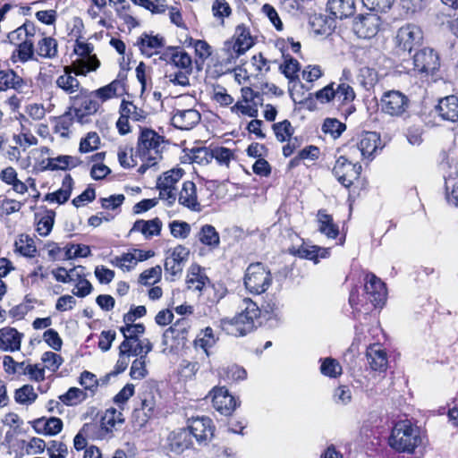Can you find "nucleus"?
I'll return each mask as SVG.
<instances>
[{"label":"nucleus","mask_w":458,"mask_h":458,"mask_svg":"<svg viewBox=\"0 0 458 458\" xmlns=\"http://www.w3.org/2000/svg\"><path fill=\"white\" fill-rule=\"evenodd\" d=\"M100 139L97 132H89L87 136L81 139L79 150L81 153H88L98 148Z\"/></svg>","instance_id":"48"},{"label":"nucleus","mask_w":458,"mask_h":458,"mask_svg":"<svg viewBox=\"0 0 458 458\" xmlns=\"http://www.w3.org/2000/svg\"><path fill=\"white\" fill-rule=\"evenodd\" d=\"M317 221L318 224V231L329 239H335L339 234L338 225L334 223L331 215L327 214L325 209H319L317 214Z\"/></svg>","instance_id":"31"},{"label":"nucleus","mask_w":458,"mask_h":458,"mask_svg":"<svg viewBox=\"0 0 458 458\" xmlns=\"http://www.w3.org/2000/svg\"><path fill=\"white\" fill-rule=\"evenodd\" d=\"M38 394L30 385H25L15 391V401L21 404L32 403L36 401Z\"/></svg>","instance_id":"43"},{"label":"nucleus","mask_w":458,"mask_h":458,"mask_svg":"<svg viewBox=\"0 0 458 458\" xmlns=\"http://www.w3.org/2000/svg\"><path fill=\"white\" fill-rule=\"evenodd\" d=\"M124 421L123 413L114 408L107 409L101 418V427L106 432H112L117 424Z\"/></svg>","instance_id":"35"},{"label":"nucleus","mask_w":458,"mask_h":458,"mask_svg":"<svg viewBox=\"0 0 458 458\" xmlns=\"http://www.w3.org/2000/svg\"><path fill=\"white\" fill-rule=\"evenodd\" d=\"M189 254V250L182 245L174 248L170 256L165 259V271L172 276L181 275Z\"/></svg>","instance_id":"17"},{"label":"nucleus","mask_w":458,"mask_h":458,"mask_svg":"<svg viewBox=\"0 0 458 458\" xmlns=\"http://www.w3.org/2000/svg\"><path fill=\"white\" fill-rule=\"evenodd\" d=\"M303 89L304 88H289V91L295 103L304 105L309 110L316 109V100L324 104L330 102L332 98H334V88H322L315 93L314 97L312 93H308L307 96H304V93H301Z\"/></svg>","instance_id":"10"},{"label":"nucleus","mask_w":458,"mask_h":458,"mask_svg":"<svg viewBox=\"0 0 458 458\" xmlns=\"http://www.w3.org/2000/svg\"><path fill=\"white\" fill-rule=\"evenodd\" d=\"M210 284L208 277L198 266L191 267L187 275L186 284L189 290L204 293Z\"/></svg>","instance_id":"29"},{"label":"nucleus","mask_w":458,"mask_h":458,"mask_svg":"<svg viewBox=\"0 0 458 458\" xmlns=\"http://www.w3.org/2000/svg\"><path fill=\"white\" fill-rule=\"evenodd\" d=\"M93 46L89 43L76 41L74 52L82 58L78 62L75 75L85 76L87 72L96 70L99 66V61L95 55H91Z\"/></svg>","instance_id":"12"},{"label":"nucleus","mask_w":458,"mask_h":458,"mask_svg":"<svg viewBox=\"0 0 458 458\" xmlns=\"http://www.w3.org/2000/svg\"><path fill=\"white\" fill-rule=\"evenodd\" d=\"M37 53L44 58L55 57L57 55V41L51 37L43 38L38 43Z\"/></svg>","instance_id":"36"},{"label":"nucleus","mask_w":458,"mask_h":458,"mask_svg":"<svg viewBox=\"0 0 458 458\" xmlns=\"http://www.w3.org/2000/svg\"><path fill=\"white\" fill-rule=\"evenodd\" d=\"M211 396L213 407L223 415H231L237 406L235 398L225 387L214 388Z\"/></svg>","instance_id":"16"},{"label":"nucleus","mask_w":458,"mask_h":458,"mask_svg":"<svg viewBox=\"0 0 458 458\" xmlns=\"http://www.w3.org/2000/svg\"><path fill=\"white\" fill-rule=\"evenodd\" d=\"M272 283L270 270L262 263L257 262L249 265L244 276L246 289L254 294L265 293Z\"/></svg>","instance_id":"6"},{"label":"nucleus","mask_w":458,"mask_h":458,"mask_svg":"<svg viewBox=\"0 0 458 458\" xmlns=\"http://www.w3.org/2000/svg\"><path fill=\"white\" fill-rule=\"evenodd\" d=\"M162 269L160 266L153 267L143 271L140 276V283L142 284H153L160 280Z\"/></svg>","instance_id":"52"},{"label":"nucleus","mask_w":458,"mask_h":458,"mask_svg":"<svg viewBox=\"0 0 458 458\" xmlns=\"http://www.w3.org/2000/svg\"><path fill=\"white\" fill-rule=\"evenodd\" d=\"M212 148H197L192 150V161L199 165H207L212 160Z\"/></svg>","instance_id":"61"},{"label":"nucleus","mask_w":458,"mask_h":458,"mask_svg":"<svg viewBox=\"0 0 458 458\" xmlns=\"http://www.w3.org/2000/svg\"><path fill=\"white\" fill-rule=\"evenodd\" d=\"M213 16L224 24L225 19L232 14V8L225 0H215L212 4Z\"/></svg>","instance_id":"41"},{"label":"nucleus","mask_w":458,"mask_h":458,"mask_svg":"<svg viewBox=\"0 0 458 458\" xmlns=\"http://www.w3.org/2000/svg\"><path fill=\"white\" fill-rule=\"evenodd\" d=\"M72 125V115L70 113H65L57 118L55 125V132L59 133L62 137H68Z\"/></svg>","instance_id":"53"},{"label":"nucleus","mask_w":458,"mask_h":458,"mask_svg":"<svg viewBox=\"0 0 458 458\" xmlns=\"http://www.w3.org/2000/svg\"><path fill=\"white\" fill-rule=\"evenodd\" d=\"M421 444L419 429L408 420L397 422L392 429L389 445L398 452L413 453Z\"/></svg>","instance_id":"3"},{"label":"nucleus","mask_w":458,"mask_h":458,"mask_svg":"<svg viewBox=\"0 0 458 458\" xmlns=\"http://www.w3.org/2000/svg\"><path fill=\"white\" fill-rule=\"evenodd\" d=\"M120 114L133 121H140L145 118V112L139 109L131 101L123 99L120 106Z\"/></svg>","instance_id":"39"},{"label":"nucleus","mask_w":458,"mask_h":458,"mask_svg":"<svg viewBox=\"0 0 458 458\" xmlns=\"http://www.w3.org/2000/svg\"><path fill=\"white\" fill-rule=\"evenodd\" d=\"M225 289L221 285L216 286L214 284H208L205 288L203 294L206 295L207 301L214 304L218 302L225 294Z\"/></svg>","instance_id":"57"},{"label":"nucleus","mask_w":458,"mask_h":458,"mask_svg":"<svg viewBox=\"0 0 458 458\" xmlns=\"http://www.w3.org/2000/svg\"><path fill=\"white\" fill-rule=\"evenodd\" d=\"M121 333L123 336H127L129 339L136 342L139 339V336L142 335L145 331V327L143 324H133V323H125V326L120 328Z\"/></svg>","instance_id":"49"},{"label":"nucleus","mask_w":458,"mask_h":458,"mask_svg":"<svg viewBox=\"0 0 458 458\" xmlns=\"http://www.w3.org/2000/svg\"><path fill=\"white\" fill-rule=\"evenodd\" d=\"M394 0H361L363 5L375 13H386L392 7Z\"/></svg>","instance_id":"51"},{"label":"nucleus","mask_w":458,"mask_h":458,"mask_svg":"<svg viewBox=\"0 0 458 458\" xmlns=\"http://www.w3.org/2000/svg\"><path fill=\"white\" fill-rule=\"evenodd\" d=\"M22 334L13 327L0 329V350L4 352H15L21 349Z\"/></svg>","instance_id":"23"},{"label":"nucleus","mask_w":458,"mask_h":458,"mask_svg":"<svg viewBox=\"0 0 458 458\" xmlns=\"http://www.w3.org/2000/svg\"><path fill=\"white\" fill-rule=\"evenodd\" d=\"M87 394L77 387H71L64 394L60 396L66 405H76L86 399Z\"/></svg>","instance_id":"44"},{"label":"nucleus","mask_w":458,"mask_h":458,"mask_svg":"<svg viewBox=\"0 0 458 458\" xmlns=\"http://www.w3.org/2000/svg\"><path fill=\"white\" fill-rule=\"evenodd\" d=\"M14 245L15 250L25 257H33L37 250L33 239L24 234L20 235Z\"/></svg>","instance_id":"38"},{"label":"nucleus","mask_w":458,"mask_h":458,"mask_svg":"<svg viewBox=\"0 0 458 458\" xmlns=\"http://www.w3.org/2000/svg\"><path fill=\"white\" fill-rule=\"evenodd\" d=\"M381 106L385 113L400 115L408 106V98L399 90H389L382 96Z\"/></svg>","instance_id":"15"},{"label":"nucleus","mask_w":458,"mask_h":458,"mask_svg":"<svg viewBox=\"0 0 458 458\" xmlns=\"http://www.w3.org/2000/svg\"><path fill=\"white\" fill-rule=\"evenodd\" d=\"M17 45L18 47L13 53V57L15 56V53H17L18 59L22 63H25L33 58L34 44L30 39H25Z\"/></svg>","instance_id":"46"},{"label":"nucleus","mask_w":458,"mask_h":458,"mask_svg":"<svg viewBox=\"0 0 458 458\" xmlns=\"http://www.w3.org/2000/svg\"><path fill=\"white\" fill-rule=\"evenodd\" d=\"M180 205L195 212L201 211V205L198 201L197 187L191 181H186L182 183V187L177 194Z\"/></svg>","instance_id":"20"},{"label":"nucleus","mask_w":458,"mask_h":458,"mask_svg":"<svg viewBox=\"0 0 458 458\" xmlns=\"http://www.w3.org/2000/svg\"><path fill=\"white\" fill-rule=\"evenodd\" d=\"M263 96L253 88H242V100L231 107L233 113H241L250 117H257L259 107L263 105Z\"/></svg>","instance_id":"8"},{"label":"nucleus","mask_w":458,"mask_h":458,"mask_svg":"<svg viewBox=\"0 0 458 458\" xmlns=\"http://www.w3.org/2000/svg\"><path fill=\"white\" fill-rule=\"evenodd\" d=\"M379 136L376 132L368 131L361 135L357 143L356 149L359 150L363 157H369L378 148L377 142Z\"/></svg>","instance_id":"33"},{"label":"nucleus","mask_w":458,"mask_h":458,"mask_svg":"<svg viewBox=\"0 0 458 458\" xmlns=\"http://www.w3.org/2000/svg\"><path fill=\"white\" fill-rule=\"evenodd\" d=\"M381 25V19L377 13L360 14L352 23L354 33L361 38H371L376 36Z\"/></svg>","instance_id":"11"},{"label":"nucleus","mask_w":458,"mask_h":458,"mask_svg":"<svg viewBox=\"0 0 458 458\" xmlns=\"http://www.w3.org/2000/svg\"><path fill=\"white\" fill-rule=\"evenodd\" d=\"M414 69L418 71L422 77L428 78V83H437V72L440 68V60L438 54L429 47H424L413 55Z\"/></svg>","instance_id":"7"},{"label":"nucleus","mask_w":458,"mask_h":458,"mask_svg":"<svg viewBox=\"0 0 458 458\" xmlns=\"http://www.w3.org/2000/svg\"><path fill=\"white\" fill-rule=\"evenodd\" d=\"M146 360L143 356L133 360L130 371L132 379H142L147 376Z\"/></svg>","instance_id":"55"},{"label":"nucleus","mask_w":458,"mask_h":458,"mask_svg":"<svg viewBox=\"0 0 458 458\" xmlns=\"http://www.w3.org/2000/svg\"><path fill=\"white\" fill-rule=\"evenodd\" d=\"M272 128L276 139L280 142H284L289 140L294 132V130L288 120H284L282 122L274 123Z\"/></svg>","instance_id":"42"},{"label":"nucleus","mask_w":458,"mask_h":458,"mask_svg":"<svg viewBox=\"0 0 458 458\" xmlns=\"http://www.w3.org/2000/svg\"><path fill=\"white\" fill-rule=\"evenodd\" d=\"M327 11L329 14L339 20L352 16L356 11L354 0H327Z\"/></svg>","instance_id":"21"},{"label":"nucleus","mask_w":458,"mask_h":458,"mask_svg":"<svg viewBox=\"0 0 458 458\" xmlns=\"http://www.w3.org/2000/svg\"><path fill=\"white\" fill-rule=\"evenodd\" d=\"M200 114L193 109H176L172 117V124L180 130H191L200 121Z\"/></svg>","instance_id":"19"},{"label":"nucleus","mask_w":458,"mask_h":458,"mask_svg":"<svg viewBox=\"0 0 458 458\" xmlns=\"http://www.w3.org/2000/svg\"><path fill=\"white\" fill-rule=\"evenodd\" d=\"M360 86H375L377 76L373 70L364 67L361 68L357 75V82Z\"/></svg>","instance_id":"60"},{"label":"nucleus","mask_w":458,"mask_h":458,"mask_svg":"<svg viewBox=\"0 0 458 458\" xmlns=\"http://www.w3.org/2000/svg\"><path fill=\"white\" fill-rule=\"evenodd\" d=\"M195 343L196 345L207 352L208 348L213 346L216 343L213 329L209 327H206L198 336Z\"/></svg>","instance_id":"58"},{"label":"nucleus","mask_w":458,"mask_h":458,"mask_svg":"<svg viewBox=\"0 0 458 458\" xmlns=\"http://www.w3.org/2000/svg\"><path fill=\"white\" fill-rule=\"evenodd\" d=\"M198 238L202 244L211 250L216 249L220 243L219 233L211 225H203L198 233Z\"/></svg>","instance_id":"34"},{"label":"nucleus","mask_w":458,"mask_h":458,"mask_svg":"<svg viewBox=\"0 0 458 458\" xmlns=\"http://www.w3.org/2000/svg\"><path fill=\"white\" fill-rule=\"evenodd\" d=\"M212 159H216L218 165L229 167L230 162L234 159L233 152L224 147H216L212 148Z\"/></svg>","instance_id":"45"},{"label":"nucleus","mask_w":458,"mask_h":458,"mask_svg":"<svg viewBox=\"0 0 458 458\" xmlns=\"http://www.w3.org/2000/svg\"><path fill=\"white\" fill-rule=\"evenodd\" d=\"M13 140L17 145L22 148L23 150H26L30 146L38 144V139L30 132L13 135Z\"/></svg>","instance_id":"63"},{"label":"nucleus","mask_w":458,"mask_h":458,"mask_svg":"<svg viewBox=\"0 0 458 458\" xmlns=\"http://www.w3.org/2000/svg\"><path fill=\"white\" fill-rule=\"evenodd\" d=\"M320 371L325 376L336 377L337 376L341 375L342 367L336 360L332 358H326L320 366Z\"/></svg>","instance_id":"47"},{"label":"nucleus","mask_w":458,"mask_h":458,"mask_svg":"<svg viewBox=\"0 0 458 458\" xmlns=\"http://www.w3.org/2000/svg\"><path fill=\"white\" fill-rule=\"evenodd\" d=\"M364 290L374 307H382L385 304L387 294L386 284L374 274H367Z\"/></svg>","instance_id":"14"},{"label":"nucleus","mask_w":458,"mask_h":458,"mask_svg":"<svg viewBox=\"0 0 458 458\" xmlns=\"http://www.w3.org/2000/svg\"><path fill=\"white\" fill-rule=\"evenodd\" d=\"M183 175V170L181 168L172 169L164 173L158 177L157 185L167 186L170 189H176V183Z\"/></svg>","instance_id":"37"},{"label":"nucleus","mask_w":458,"mask_h":458,"mask_svg":"<svg viewBox=\"0 0 458 458\" xmlns=\"http://www.w3.org/2000/svg\"><path fill=\"white\" fill-rule=\"evenodd\" d=\"M41 360L45 364L44 368L50 369L51 371H56L63 363L62 357L53 352H46L41 357Z\"/></svg>","instance_id":"56"},{"label":"nucleus","mask_w":458,"mask_h":458,"mask_svg":"<svg viewBox=\"0 0 458 458\" xmlns=\"http://www.w3.org/2000/svg\"><path fill=\"white\" fill-rule=\"evenodd\" d=\"M49 458H65L68 454L67 445L60 441L52 440L47 445Z\"/></svg>","instance_id":"50"},{"label":"nucleus","mask_w":458,"mask_h":458,"mask_svg":"<svg viewBox=\"0 0 458 458\" xmlns=\"http://www.w3.org/2000/svg\"><path fill=\"white\" fill-rule=\"evenodd\" d=\"M116 96V88H98V89L89 94H82L72 96V108L75 116L81 123H87V116L95 114L99 103L96 98H99L102 102Z\"/></svg>","instance_id":"2"},{"label":"nucleus","mask_w":458,"mask_h":458,"mask_svg":"<svg viewBox=\"0 0 458 458\" xmlns=\"http://www.w3.org/2000/svg\"><path fill=\"white\" fill-rule=\"evenodd\" d=\"M280 69L287 78L292 79L293 75L299 71L300 64L296 59L291 56H284V62L280 65Z\"/></svg>","instance_id":"62"},{"label":"nucleus","mask_w":458,"mask_h":458,"mask_svg":"<svg viewBox=\"0 0 458 458\" xmlns=\"http://www.w3.org/2000/svg\"><path fill=\"white\" fill-rule=\"evenodd\" d=\"M112 264L116 267H119L120 268H122L123 270L128 271L131 267H133L137 264V262H136L133 252H128V253H123L121 256L115 257L112 260Z\"/></svg>","instance_id":"59"},{"label":"nucleus","mask_w":458,"mask_h":458,"mask_svg":"<svg viewBox=\"0 0 458 458\" xmlns=\"http://www.w3.org/2000/svg\"><path fill=\"white\" fill-rule=\"evenodd\" d=\"M140 409H135V416L139 417L140 413L142 412L144 418L141 420V425L154 415V411L157 406V400L155 397L154 391L152 389L142 392L140 395Z\"/></svg>","instance_id":"28"},{"label":"nucleus","mask_w":458,"mask_h":458,"mask_svg":"<svg viewBox=\"0 0 458 458\" xmlns=\"http://www.w3.org/2000/svg\"><path fill=\"white\" fill-rule=\"evenodd\" d=\"M254 45L250 29L244 24L236 27L233 38L224 44L222 51L226 55V62L232 63L245 54Z\"/></svg>","instance_id":"5"},{"label":"nucleus","mask_w":458,"mask_h":458,"mask_svg":"<svg viewBox=\"0 0 458 458\" xmlns=\"http://www.w3.org/2000/svg\"><path fill=\"white\" fill-rule=\"evenodd\" d=\"M164 148L165 139L163 136L151 129L140 130L136 148V154L140 158L161 160Z\"/></svg>","instance_id":"4"},{"label":"nucleus","mask_w":458,"mask_h":458,"mask_svg":"<svg viewBox=\"0 0 458 458\" xmlns=\"http://www.w3.org/2000/svg\"><path fill=\"white\" fill-rule=\"evenodd\" d=\"M191 434L198 442H203L213 437L214 426L208 417H196L189 420L188 425Z\"/></svg>","instance_id":"18"},{"label":"nucleus","mask_w":458,"mask_h":458,"mask_svg":"<svg viewBox=\"0 0 458 458\" xmlns=\"http://www.w3.org/2000/svg\"><path fill=\"white\" fill-rule=\"evenodd\" d=\"M23 375L28 376L30 380L41 382L45 379V368L38 364H30L26 367Z\"/></svg>","instance_id":"64"},{"label":"nucleus","mask_w":458,"mask_h":458,"mask_svg":"<svg viewBox=\"0 0 458 458\" xmlns=\"http://www.w3.org/2000/svg\"><path fill=\"white\" fill-rule=\"evenodd\" d=\"M436 110L443 120L458 121V98L451 95L442 98Z\"/></svg>","instance_id":"24"},{"label":"nucleus","mask_w":458,"mask_h":458,"mask_svg":"<svg viewBox=\"0 0 458 458\" xmlns=\"http://www.w3.org/2000/svg\"><path fill=\"white\" fill-rule=\"evenodd\" d=\"M162 222L158 217L151 220L139 219L135 221L130 233L134 232L140 233L145 238L148 239L156 235H159L162 229Z\"/></svg>","instance_id":"26"},{"label":"nucleus","mask_w":458,"mask_h":458,"mask_svg":"<svg viewBox=\"0 0 458 458\" xmlns=\"http://www.w3.org/2000/svg\"><path fill=\"white\" fill-rule=\"evenodd\" d=\"M245 309L233 318L221 320L223 330L233 336H243L256 327L260 310L258 305L250 300H244Z\"/></svg>","instance_id":"1"},{"label":"nucleus","mask_w":458,"mask_h":458,"mask_svg":"<svg viewBox=\"0 0 458 458\" xmlns=\"http://www.w3.org/2000/svg\"><path fill=\"white\" fill-rule=\"evenodd\" d=\"M32 428L38 434L55 436L62 430L63 421L56 417L39 418L32 422Z\"/></svg>","instance_id":"25"},{"label":"nucleus","mask_w":458,"mask_h":458,"mask_svg":"<svg viewBox=\"0 0 458 458\" xmlns=\"http://www.w3.org/2000/svg\"><path fill=\"white\" fill-rule=\"evenodd\" d=\"M164 59L169 60L181 70L192 71V60L191 55L182 48L170 47L164 54Z\"/></svg>","instance_id":"27"},{"label":"nucleus","mask_w":458,"mask_h":458,"mask_svg":"<svg viewBox=\"0 0 458 458\" xmlns=\"http://www.w3.org/2000/svg\"><path fill=\"white\" fill-rule=\"evenodd\" d=\"M423 39L421 29L413 23H407L402 26L396 32L394 38L395 45L401 50L411 52L416 46H419Z\"/></svg>","instance_id":"9"},{"label":"nucleus","mask_w":458,"mask_h":458,"mask_svg":"<svg viewBox=\"0 0 458 458\" xmlns=\"http://www.w3.org/2000/svg\"><path fill=\"white\" fill-rule=\"evenodd\" d=\"M169 228L175 238L185 239L191 233V225L184 221H173L169 224Z\"/></svg>","instance_id":"54"},{"label":"nucleus","mask_w":458,"mask_h":458,"mask_svg":"<svg viewBox=\"0 0 458 458\" xmlns=\"http://www.w3.org/2000/svg\"><path fill=\"white\" fill-rule=\"evenodd\" d=\"M368 362L374 370H385L387 367V356L379 344L370 345L366 352Z\"/></svg>","instance_id":"30"},{"label":"nucleus","mask_w":458,"mask_h":458,"mask_svg":"<svg viewBox=\"0 0 458 458\" xmlns=\"http://www.w3.org/2000/svg\"><path fill=\"white\" fill-rule=\"evenodd\" d=\"M361 166L358 164H352L344 157H340L333 168V174L338 182L346 188L352 185L360 174Z\"/></svg>","instance_id":"13"},{"label":"nucleus","mask_w":458,"mask_h":458,"mask_svg":"<svg viewBox=\"0 0 458 458\" xmlns=\"http://www.w3.org/2000/svg\"><path fill=\"white\" fill-rule=\"evenodd\" d=\"M73 186V180L70 174H66L62 182V187L52 193H47L45 196V199L50 202H56L58 204H64L66 202L72 193Z\"/></svg>","instance_id":"32"},{"label":"nucleus","mask_w":458,"mask_h":458,"mask_svg":"<svg viewBox=\"0 0 458 458\" xmlns=\"http://www.w3.org/2000/svg\"><path fill=\"white\" fill-rule=\"evenodd\" d=\"M165 45V38L159 35L143 33L137 40L136 46L140 53L148 57L158 53Z\"/></svg>","instance_id":"22"},{"label":"nucleus","mask_w":458,"mask_h":458,"mask_svg":"<svg viewBox=\"0 0 458 458\" xmlns=\"http://www.w3.org/2000/svg\"><path fill=\"white\" fill-rule=\"evenodd\" d=\"M346 126L335 118H327L322 125V131L329 134L333 139L340 137Z\"/></svg>","instance_id":"40"}]
</instances>
